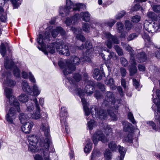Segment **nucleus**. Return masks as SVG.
<instances>
[{
  "mask_svg": "<svg viewBox=\"0 0 160 160\" xmlns=\"http://www.w3.org/2000/svg\"><path fill=\"white\" fill-rule=\"evenodd\" d=\"M114 48L119 56H121L123 55L122 50L119 46L116 45L114 46Z\"/></svg>",
  "mask_w": 160,
  "mask_h": 160,
  "instance_id": "c03bdc74",
  "label": "nucleus"
},
{
  "mask_svg": "<svg viewBox=\"0 0 160 160\" xmlns=\"http://www.w3.org/2000/svg\"><path fill=\"white\" fill-rule=\"evenodd\" d=\"M36 145L35 142L32 144H29L28 146V150L33 152H38L39 149L36 147Z\"/></svg>",
  "mask_w": 160,
  "mask_h": 160,
  "instance_id": "f704fd0d",
  "label": "nucleus"
},
{
  "mask_svg": "<svg viewBox=\"0 0 160 160\" xmlns=\"http://www.w3.org/2000/svg\"><path fill=\"white\" fill-rule=\"evenodd\" d=\"M40 128L44 132L45 138L40 136L39 139L40 144L41 146H43L44 149L48 151L52 143L48 123L47 122L44 123L43 121H42Z\"/></svg>",
  "mask_w": 160,
  "mask_h": 160,
  "instance_id": "20e7f679",
  "label": "nucleus"
},
{
  "mask_svg": "<svg viewBox=\"0 0 160 160\" xmlns=\"http://www.w3.org/2000/svg\"><path fill=\"white\" fill-rule=\"evenodd\" d=\"M19 118L20 122L23 123L27 122L26 121L29 119V117L26 113H20L19 116Z\"/></svg>",
  "mask_w": 160,
  "mask_h": 160,
  "instance_id": "c85d7f7f",
  "label": "nucleus"
},
{
  "mask_svg": "<svg viewBox=\"0 0 160 160\" xmlns=\"http://www.w3.org/2000/svg\"><path fill=\"white\" fill-rule=\"evenodd\" d=\"M72 61L68 59L65 62L60 61L58 62V65L61 68H63L62 71L64 75L67 76L74 71L76 67L74 65H78L81 62V59L78 57L73 56L72 57Z\"/></svg>",
  "mask_w": 160,
  "mask_h": 160,
  "instance_id": "7ed1b4c3",
  "label": "nucleus"
},
{
  "mask_svg": "<svg viewBox=\"0 0 160 160\" xmlns=\"http://www.w3.org/2000/svg\"><path fill=\"white\" fill-rule=\"evenodd\" d=\"M101 154L100 152L97 150H94L92 154L91 159H92L96 156L98 157Z\"/></svg>",
  "mask_w": 160,
  "mask_h": 160,
  "instance_id": "13d9d810",
  "label": "nucleus"
},
{
  "mask_svg": "<svg viewBox=\"0 0 160 160\" xmlns=\"http://www.w3.org/2000/svg\"><path fill=\"white\" fill-rule=\"evenodd\" d=\"M109 148L112 151H115L116 150L117 148V145L115 142L114 141H112L110 142L108 144Z\"/></svg>",
  "mask_w": 160,
  "mask_h": 160,
  "instance_id": "58836bf2",
  "label": "nucleus"
},
{
  "mask_svg": "<svg viewBox=\"0 0 160 160\" xmlns=\"http://www.w3.org/2000/svg\"><path fill=\"white\" fill-rule=\"evenodd\" d=\"M95 125V122L93 120H91L88 122V127L91 131L93 129V128Z\"/></svg>",
  "mask_w": 160,
  "mask_h": 160,
  "instance_id": "a18cd8bd",
  "label": "nucleus"
},
{
  "mask_svg": "<svg viewBox=\"0 0 160 160\" xmlns=\"http://www.w3.org/2000/svg\"><path fill=\"white\" fill-rule=\"evenodd\" d=\"M18 0H11L14 8H17L21 3L18 2Z\"/></svg>",
  "mask_w": 160,
  "mask_h": 160,
  "instance_id": "864d4df0",
  "label": "nucleus"
},
{
  "mask_svg": "<svg viewBox=\"0 0 160 160\" xmlns=\"http://www.w3.org/2000/svg\"><path fill=\"white\" fill-rule=\"evenodd\" d=\"M103 36L107 39V41L106 42V45L107 47L109 48H111L112 47V44L111 42L112 41L114 43L118 44L119 41L118 39L114 36H112L108 32H104Z\"/></svg>",
  "mask_w": 160,
  "mask_h": 160,
  "instance_id": "2eb2a0df",
  "label": "nucleus"
},
{
  "mask_svg": "<svg viewBox=\"0 0 160 160\" xmlns=\"http://www.w3.org/2000/svg\"><path fill=\"white\" fill-rule=\"evenodd\" d=\"M142 37L146 42V43H148V44H151L150 38L147 32L144 31L142 34Z\"/></svg>",
  "mask_w": 160,
  "mask_h": 160,
  "instance_id": "e433bc0d",
  "label": "nucleus"
},
{
  "mask_svg": "<svg viewBox=\"0 0 160 160\" xmlns=\"http://www.w3.org/2000/svg\"><path fill=\"white\" fill-rule=\"evenodd\" d=\"M51 33L52 37L55 38L57 36L59 33L62 35H64L65 34V31L61 27H59L53 29Z\"/></svg>",
  "mask_w": 160,
  "mask_h": 160,
  "instance_id": "393cba45",
  "label": "nucleus"
},
{
  "mask_svg": "<svg viewBox=\"0 0 160 160\" xmlns=\"http://www.w3.org/2000/svg\"><path fill=\"white\" fill-rule=\"evenodd\" d=\"M128 119L133 124L135 123V121L133 117V115L131 112H129L128 113Z\"/></svg>",
  "mask_w": 160,
  "mask_h": 160,
  "instance_id": "052dcab7",
  "label": "nucleus"
},
{
  "mask_svg": "<svg viewBox=\"0 0 160 160\" xmlns=\"http://www.w3.org/2000/svg\"><path fill=\"white\" fill-rule=\"evenodd\" d=\"M80 19V17L78 14H76L71 18H67L65 21V23L67 26H70L73 24Z\"/></svg>",
  "mask_w": 160,
  "mask_h": 160,
  "instance_id": "aec40b11",
  "label": "nucleus"
},
{
  "mask_svg": "<svg viewBox=\"0 0 160 160\" xmlns=\"http://www.w3.org/2000/svg\"><path fill=\"white\" fill-rule=\"evenodd\" d=\"M138 36V35H137L136 33H132L130 34L127 38V40L128 41L132 40L134 39Z\"/></svg>",
  "mask_w": 160,
  "mask_h": 160,
  "instance_id": "5fc2aeb1",
  "label": "nucleus"
},
{
  "mask_svg": "<svg viewBox=\"0 0 160 160\" xmlns=\"http://www.w3.org/2000/svg\"><path fill=\"white\" fill-rule=\"evenodd\" d=\"M118 151L120 154V156L117 158V160H123L126 153V150L123 147L119 146Z\"/></svg>",
  "mask_w": 160,
  "mask_h": 160,
  "instance_id": "cd10ccee",
  "label": "nucleus"
},
{
  "mask_svg": "<svg viewBox=\"0 0 160 160\" xmlns=\"http://www.w3.org/2000/svg\"><path fill=\"white\" fill-rule=\"evenodd\" d=\"M32 100L35 103L36 110L35 112L32 115V117L33 118L37 119L40 118L41 117L40 107L38 104V101L37 98H34Z\"/></svg>",
  "mask_w": 160,
  "mask_h": 160,
  "instance_id": "a211bd4d",
  "label": "nucleus"
},
{
  "mask_svg": "<svg viewBox=\"0 0 160 160\" xmlns=\"http://www.w3.org/2000/svg\"><path fill=\"white\" fill-rule=\"evenodd\" d=\"M48 29L43 34V35L39 34L37 38V42L41 47L42 49L45 54H48V52L51 53L55 52V48L60 54L69 56L70 55L68 46L63 45L59 41L52 43L46 47V43L50 40V35Z\"/></svg>",
  "mask_w": 160,
  "mask_h": 160,
  "instance_id": "f257e3e1",
  "label": "nucleus"
},
{
  "mask_svg": "<svg viewBox=\"0 0 160 160\" xmlns=\"http://www.w3.org/2000/svg\"><path fill=\"white\" fill-rule=\"evenodd\" d=\"M22 124L21 127L22 131L26 133H29L31 131L34 125L33 122L31 121H29Z\"/></svg>",
  "mask_w": 160,
  "mask_h": 160,
  "instance_id": "6ab92c4d",
  "label": "nucleus"
},
{
  "mask_svg": "<svg viewBox=\"0 0 160 160\" xmlns=\"http://www.w3.org/2000/svg\"><path fill=\"white\" fill-rule=\"evenodd\" d=\"M126 13L124 11H121L118 13L115 16V18L116 19H119L122 18L125 14Z\"/></svg>",
  "mask_w": 160,
  "mask_h": 160,
  "instance_id": "603ef678",
  "label": "nucleus"
},
{
  "mask_svg": "<svg viewBox=\"0 0 160 160\" xmlns=\"http://www.w3.org/2000/svg\"><path fill=\"white\" fill-rule=\"evenodd\" d=\"M15 105L11 106L8 112L7 111L6 119L8 122L10 124H14V121L16 117L17 112L19 111V103L16 102Z\"/></svg>",
  "mask_w": 160,
  "mask_h": 160,
  "instance_id": "6e6552de",
  "label": "nucleus"
},
{
  "mask_svg": "<svg viewBox=\"0 0 160 160\" xmlns=\"http://www.w3.org/2000/svg\"><path fill=\"white\" fill-rule=\"evenodd\" d=\"M114 95L111 92H108L105 97V100H104L102 107H107L111 108L113 110H117L119 106L120 101L119 100L115 101Z\"/></svg>",
  "mask_w": 160,
  "mask_h": 160,
  "instance_id": "423d86ee",
  "label": "nucleus"
},
{
  "mask_svg": "<svg viewBox=\"0 0 160 160\" xmlns=\"http://www.w3.org/2000/svg\"><path fill=\"white\" fill-rule=\"evenodd\" d=\"M141 17L139 15H135L132 18V21L134 23H136L138 22L140 20Z\"/></svg>",
  "mask_w": 160,
  "mask_h": 160,
  "instance_id": "3c124183",
  "label": "nucleus"
},
{
  "mask_svg": "<svg viewBox=\"0 0 160 160\" xmlns=\"http://www.w3.org/2000/svg\"><path fill=\"white\" fill-rule=\"evenodd\" d=\"M93 77L97 80H100L102 78V75L100 73L99 70L98 69H94L93 72Z\"/></svg>",
  "mask_w": 160,
  "mask_h": 160,
  "instance_id": "2f4dec72",
  "label": "nucleus"
},
{
  "mask_svg": "<svg viewBox=\"0 0 160 160\" xmlns=\"http://www.w3.org/2000/svg\"><path fill=\"white\" fill-rule=\"evenodd\" d=\"M92 149V143L90 142L88 143L85 146L84 151L85 153L89 152Z\"/></svg>",
  "mask_w": 160,
  "mask_h": 160,
  "instance_id": "de8ad7c7",
  "label": "nucleus"
},
{
  "mask_svg": "<svg viewBox=\"0 0 160 160\" xmlns=\"http://www.w3.org/2000/svg\"><path fill=\"white\" fill-rule=\"evenodd\" d=\"M94 50L95 53H98L99 55L101 56L102 58L104 60H108L110 59L111 58H112V59L115 60H117L118 58V57L117 56L115 52H111L108 50H107V52H109V54L108 55V57L107 59L105 58L104 54L102 52V48L99 47H96L94 48Z\"/></svg>",
  "mask_w": 160,
  "mask_h": 160,
  "instance_id": "9b49d317",
  "label": "nucleus"
},
{
  "mask_svg": "<svg viewBox=\"0 0 160 160\" xmlns=\"http://www.w3.org/2000/svg\"><path fill=\"white\" fill-rule=\"evenodd\" d=\"M4 66L6 69H10L12 70L14 75L19 77L20 76V72L18 68L16 66L14 63L9 61L8 57H6L4 60Z\"/></svg>",
  "mask_w": 160,
  "mask_h": 160,
  "instance_id": "1a4fd4ad",
  "label": "nucleus"
},
{
  "mask_svg": "<svg viewBox=\"0 0 160 160\" xmlns=\"http://www.w3.org/2000/svg\"><path fill=\"white\" fill-rule=\"evenodd\" d=\"M82 29L84 32H89V31L90 28L88 24L86 23H84L83 24Z\"/></svg>",
  "mask_w": 160,
  "mask_h": 160,
  "instance_id": "6e6d98bb",
  "label": "nucleus"
},
{
  "mask_svg": "<svg viewBox=\"0 0 160 160\" xmlns=\"http://www.w3.org/2000/svg\"><path fill=\"white\" fill-rule=\"evenodd\" d=\"M5 94L9 101L11 106H14L16 102L19 103L17 99L12 95V90L10 88H5L4 89Z\"/></svg>",
  "mask_w": 160,
  "mask_h": 160,
  "instance_id": "4468645a",
  "label": "nucleus"
},
{
  "mask_svg": "<svg viewBox=\"0 0 160 160\" xmlns=\"http://www.w3.org/2000/svg\"><path fill=\"white\" fill-rule=\"evenodd\" d=\"M122 44L123 48L128 52L131 55V58L130 61V65L129 66V69L130 75H133L137 72V69L136 66V63L133 58L134 51L129 45L122 43Z\"/></svg>",
  "mask_w": 160,
  "mask_h": 160,
  "instance_id": "0eeeda50",
  "label": "nucleus"
},
{
  "mask_svg": "<svg viewBox=\"0 0 160 160\" xmlns=\"http://www.w3.org/2000/svg\"><path fill=\"white\" fill-rule=\"evenodd\" d=\"M92 140L95 145L98 143L99 141H100L103 143L108 141V139L106 137L102 131L101 130H98L95 132L93 136Z\"/></svg>",
  "mask_w": 160,
  "mask_h": 160,
  "instance_id": "9d476101",
  "label": "nucleus"
},
{
  "mask_svg": "<svg viewBox=\"0 0 160 160\" xmlns=\"http://www.w3.org/2000/svg\"><path fill=\"white\" fill-rule=\"evenodd\" d=\"M76 85L75 86L74 83L72 85L71 90L74 92L75 93L78 94L81 98L82 102L83 104V107L85 112V114L87 116L86 118L87 120L88 119L87 117L90 114V112L92 113V116L93 118H99L101 119H105L107 118L108 114L107 113L105 112L103 109L98 108L97 106H94V108L92 107L91 108L90 111L88 108L87 103L84 98L82 97L85 94V92L83 90L81 89H79L78 88H76Z\"/></svg>",
  "mask_w": 160,
  "mask_h": 160,
  "instance_id": "f03ea898",
  "label": "nucleus"
},
{
  "mask_svg": "<svg viewBox=\"0 0 160 160\" xmlns=\"http://www.w3.org/2000/svg\"><path fill=\"white\" fill-rule=\"evenodd\" d=\"M136 58L138 62L140 63L143 62L146 60L147 57L145 53L142 52L138 53L137 55Z\"/></svg>",
  "mask_w": 160,
  "mask_h": 160,
  "instance_id": "bb28decb",
  "label": "nucleus"
},
{
  "mask_svg": "<svg viewBox=\"0 0 160 160\" xmlns=\"http://www.w3.org/2000/svg\"><path fill=\"white\" fill-rule=\"evenodd\" d=\"M27 106V110L28 111L31 112L33 110L34 108V106L32 103H31L30 102H28Z\"/></svg>",
  "mask_w": 160,
  "mask_h": 160,
  "instance_id": "8fccbe9b",
  "label": "nucleus"
},
{
  "mask_svg": "<svg viewBox=\"0 0 160 160\" xmlns=\"http://www.w3.org/2000/svg\"><path fill=\"white\" fill-rule=\"evenodd\" d=\"M105 158L107 160H109L111 158V153L110 150L108 149L105 151L104 153Z\"/></svg>",
  "mask_w": 160,
  "mask_h": 160,
  "instance_id": "a19ab883",
  "label": "nucleus"
},
{
  "mask_svg": "<svg viewBox=\"0 0 160 160\" xmlns=\"http://www.w3.org/2000/svg\"><path fill=\"white\" fill-rule=\"evenodd\" d=\"M123 130L125 132H130L132 131V124L128 122H123Z\"/></svg>",
  "mask_w": 160,
  "mask_h": 160,
  "instance_id": "c756f323",
  "label": "nucleus"
},
{
  "mask_svg": "<svg viewBox=\"0 0 160 160\" xmlns=\"http://www.w3.org/2000/svg\"><path fill=\"white\" fill-rule=\"evenodd\" d=\"M29 79L30 81L32 83H35L36 82V80L33 76L32 75L31 72L29 73Z\"/></svg>",
  "mask_w": 160,
  "mask_h": 160,
  "instance_id": "0e129e2a",
  "label": "nucleus"
},
{
  "mask_svg": "<svg viewBox=\"0 0 160 160\" xmlns=\"http://www.w3.org/2000/svg\"><path fill=\"white\" fill-rule=\"evenodd\" d=\"M78 40L82 41V42H84L85 38L81 34H78L76 36Z\"/></svg>",
  "mask_w": 160,
  "mask_h": 160,
  "instance_id": "e2e57ef3",
  "label": "nucleus"
},
{
  "mask_svg": "<svg viewBox=\"0 0 160 160\" xmlns=\"http://www.w3.org/2000/svg\"><path fill=\"white\" fill-rule=\"evenodd\" d=\"M0 52L3 57H4L6 54V48L3 43H1L0 46Z\"/></svg>",
  "mask_w": 160,
  "mask_h": 160,
  "instance_id": "4c0bfd02",
  "label": "nucleus"
},
{
  "mask_svg": "<svg viewBox=\"0 0 160 160\" xmlns=\"http://www.w3.org/2000/svg\"><path fill=\"white\" fill-rule=\"evenodd\" d=\"M120 60L122 66L124 67H127L128 65V62L125 58L123 57H121Z\"/></svg>",
  "mask_w": 160,
  "mask_h": 160,
  "instance_id": "09e8293b",
  "label": "nucleus"
},
{
  "mask_svg": "<svg viewBox=\"0 0 160 160\" xmlns=\"http://www.w3.org/2000/svg\"><path fill=\"white\" fill-rule=\"evenodd\" d=\"M152 95L153 102L157 107L158 111L160 112V101H158L156 98H154L153 96Z\"/></svg>",
  "mask_w": 160,
  "mask_h": 160,
  "instance_id": "49530a36",
  "label": "nucleus"
},
{
  "mask_svg": "<svg viewBox=\"0 0 160 160\" xmlns=\"http://www.w3.org/2000/svg\"><path fill=\"white\" fill-rule=\"evenodd\" d=\"M11 73L9 72L2 74V79H4L3 82L4 87H13L15 86L16 82L14 80L11 79Z\"/></svg>",
  "mask_w": 160,
  "mask_h": 160,
  "instance_id": "f8f14e48",
  "label": "nucleus"
},
{
  "mask_svg": "<svg viewBox=\"0 0 160 160\" xmlns=\"http://www.w3.org/2000/svg\"><path fill=\"white\" fill-rule=\"evenodd\" d=\"M106 84L110 86L111 88L112 89H115L116 86L114 85V80L112 78H110L109 80H107L106 81Z\"/></svg>",
  "mask_w": 160,
  "mask_h": 160,
  "instance_id": "72a5a7b5",
  "label": "nucleus"
},
{
  "mask_svg": "<svg viewBox=\"0 0 160 160\" xmlns=\"http://www.w3.org/2000/svg\"><path fill=\"white\" fill-rule=\"evenodd\" d=\"M120 70L122 76L123 77H125L127 73L126 69L123 68H120Z\"/></svg>",
  "mask_w": 160,
  "mask_h": 160,
  "instance_id": "69168bd1",
  "label": "nucleus"
},
{
  "mask_svg": "<svg viewBox=\"0 0 160 160\" xmlns=\"http://www.w3.org/2000/svg\"><path fill=\"white\" fill-rule=\"evenodd\" d=\"M116 29L119 32H121L124 29V25L121 22H118L116 23Z\"/></svg>",
  "mask_w": 160,
  "mask_h": 160,
  "instance_id": "ea45409f",
  "label": "nucleus"
},
{
  "mask_svg": "<svg viewBox=\"0 0 160 160\" xmlns=\"http://www.w3.org/2000/svg\"><path fill=\"white\" fill-rule=\"evenodd\" d=\"M78 49L80 50H82L85 48L88 49L87 51L86 52V54L88 55V56H84L83 57V58L84 61L90 62L91 61V59L90 57L91 55H89V53H88L89 51L92 48V46L91 45V43L88 41H86L85 43V47H84L83 45L82 44L80 47H77Z\"/></svg>",
  "mask_w": 160,
  "mask_h": 160,
  "instance_id": "f3484780",
  "label": "nucleus"
},
{
  "mask_svg": "<svg viewBox=\"0 0 160 160\" xmlns=\"http://www.w3.org/2000/svg\"><path fill=\"white\" fill-rule=\"evenodd\" d=\"M67 112L66 109L64 107H62L60 112V120L61 123L64 125L66 131L67 133H68L69 130L68 126L66 122V119L67 117Z\"/></svg>",
  "mask_w": 160,
  "mask_h": 160,
  "instance_id": "dca6fc26",
  "label": "nucleus"
},
{
  "mask_svg": "<svg viewBox=\"0 0 160 160\" xmlns=\"http://www.w3.org/2000/svg\"><path fill=\"white\" fill-rule=\"evenodd\" d=\"M7 17L6 14L3 12L0 16V19L1 22H5L7 20Z\"/></svg>",
  "mask_w": 160,
  "mask_h": 160,
  "instance_id": "4d7b16f0",
  "label": "nucleus"
},
{
  "mask_svg": "<svg viewBox=\"0 0 160 160\" xmlns=\"http://www.w3.org/2000/svg\"><path fill=\"white\" fill-rule=\"evenodd\" d=\"M18 99L21 102H25L28 101V98L26 94L23 93L18 97Z\"/></svg>",
  "mask_w": 160,
  "mask_h": 160,
  "instance_id": "473e14b6",
  "label": "nucleus"
},
{
  "mask_svg": "<svg viewBox=\"0 0 160 160\" xmlns=\"http://www.w3.org/2000/svg\"><path fill=\"white\" fill-rule=\"evenodd\" d=\"M35 160H43V158L41 155L38 154H36L34 157Z\"/></svg>",
  "mask_w": 160,
  "mask_h": 160,
  "instance_id": "774afa93",
  "label": "nucleus"
},
{
  "mask_svg": "<svg viewBox=\"0 0 160 160\" xmlns=\"http://www.w3.org/2000/svg\"><path fill=\"white\" fill-rule=\"evenodd\" d=\"M73 77L76 81H73L71 79H68L69 82L71 84V89L72 85V84L73 83H74L75 86V84L76 85L77 87L76 88H78L79 89H81V88H79V87L77 85L78 82L82 78L81 75L78 73H76L74 74Z\"/></svg>",
  "mask_w": 160,
  "mask_h": 160,
  "instance_id": "4be33fe9",
  "label": "nucleus"
},
{
  "mask_svg": "<svg viewBox=\"0 0 160 160\" xmlns=\"http://www.w3.org/2000/svg\"><path fill=\"white\" fill-rule=\"evenodd\" d=\"M125 25L126 29L127 31L130 30L133 27V25L130 22L127 20L125 22Z\"/></svg>",
  "mask_w": 160,
  "mask_h": 160,
  "instance_id": "37998d69",
  "label": "nucleus"
},
{
  "mask_svg": "<svg viewBox=\"0 0 160 160\" xmlns=\"http://www.w3.org/2000/svg\"><path fill=\"white\" fill-rule=\"evenodd\" d=\"M32 93L30 95L32 97V98H30V100L33 101L32 100L38 95L41 92V90L39 89L38 86L36 84H34L32 86Z\"/></svg>",
  "mask_w": 160,
  "mask_h": 160,
  "instance_id": "412c9836",
  "label": "nucleus"
},
{
  "mask_svg": "<svg viewBox=\"0 0 160 160\" xmlns=\"http://www.w3.org/2000/svg\"><path fill=\"white\" fill-rule=\"evenodd\" d=\"M84 5L81 3H75L72 2L71 0H66V7L65 8H60V14L61 16L64 17V14L67 15L70 12L79 10L82 8Z\"/></svg>",
  "mask_w": 160,
  "mask_h": 160,
  "instance_id": "39448f33",
  "label": "nucleus"
},
{
  "mask_svg": "<svg viewBox=\"0 0 160 160\" xmlns=\"http://www.w3.org/2000/svg\"><path fill=\"white\" fill-rule=\"evenodd\" d=\"M22 89L25 92H27L29 95H31L32 90L28 83L26 81L23 80L21 83Z\"/></svg>",
  "mask_w": 160,
  "mask_h": 160,
  "instance_id": "5701e85b",
  "label": "nucleus"
},
{
  "mask_svg": "<svg viewBox=\"0 0 160 160\" xmlns=\"http://www.w3.org/2000/svg\"><path fill=\"white\" fill-rule=\"evenodd\" d=\"M91 86L90 85H86L85 88L86 92L88 95H91L95 90L94 87V83L93 82H90Z\"/></svg>",
  "mask_w": 160,
  "mask_h": 160,
  "instance_id": "b1692460",
  "label": "nucleus"
},
{
  "mask_svg": "<svg viewBox=\"0 0 160 160\" xmlns=\"http://www.w3.org/2000/svg\"><path fill=\"white\" fill-rule=\"evenodd\" d=\"M160 23L157 22H154L153 25H152L146 21L144 24V28L147 32L152 33L153 32H156L159 30H160Z\"/></svg>",
  "mask_w": 160,
  "mask_h": 160,
  "instance_id": "ddd939ff",
  "label": "nucleus"
},
{
  "mask_svg": "<svg viewBox=\"0 0 160 160\" xmlns=\"http://www.w3.org/2000/svg\"><path fill=\"white\" fill-rule=\"evenodd\" d=\"M40 137L38 139L37 137L35 135H30L28 137V139L29 143L30 144H34L35 142V144H37L38 143L39 145L41 147H43V146H41L40 144L39 139Z\"/></svg>",
  "mask_w": 160,
  "mask_h": 160,
  "instance_id": "a878e982",
  "label": "nucleus"
},
{
  "mask_svg": "<svg viewBox=\"0 0 160 160\" xmlns=\"http://www.w3.org/2000/svg\"><path fill=\"white\" fill-rule=\"evenodd\" d=\"M123 140L126 142L130 143H132L133 140L132 134L131 133L128 134L127 136L124 137Z\"/></svg>",
  "mask_w": 160,
  "mask_h": 160,
  "instance_id": "c9c22d12",
  "label": "nucleus"
},
{
  "mask_svg": "<svg viewBox=\"0 0 160 160\" xmlns=\"http://www.w3.org/2000/svg\"><path fill=\"white\" fill-rule=\"evenodd\" d=\"M152 8L155 12L158 13H160V5H154Z\"/></svg>",
  "mask_w": 160,
  "mask_h": 160,
  "instance_id": "680f3d73",
  "label": "nucleus"
},
{
  "mask_svg": "<svg viewBox=\"0 0 160 160\" xmlns=\"http://www.w3.org/2000/svg\"><path fill=\"white\" fill-rule=\"evenodd\" d=\"M80 18H82V20L85 22H88L90 19V14L88 12H82L79 15Z\"/></svg>",
  "mask_w": 160,
  "mask_h": 160,
  "instance_id": "7c9ffc66",
  "label": "nucleus"
},
{
  "mask_svg": "<svg viewBox=\"0 0 160 160\" xmlns=\"http://www.w3.org/2000/svg\"><path fill=\"white\" fill-rule=\"evenodd\" d=\"M105 132L107 135H109L112 133V129L108 126H107L105 130Z\"/></svg>",
  "mask_w": 160,
  "mask_h": 160,
  "instance_id": "338daca9",
  "label": "nucleus"
},
{
  "mask_svg": "<svg viewBox=\"0 0 160 160\" xmlns=\"http://www.w3.org/2000/svg\"><path fill=\"white\" fill-rule=\"evenodd\" d=\"M147 16L148 17L152 19V20L154 21L156 19V14L152 12H149L147 13Z\"/></svg>",
  "mask_w": 160,
  "mask_h": 160,
  "instance_id": "79ce46f5",
  "label": "nucleus"
},
{
  "mask_svg": "<svg viewBox=\"0 0 160 160\" xmlns=\"http://www.w3.org/2000/svg\"><path fill=\"white\" fill-rule=\"evenodd\" d=\"M110 110L108 109L107 110L108 114L110 115L112 119L113 120H117V118L116 115L113 112H110Z\"/></svg>",
  "mask_w": 160,
  "mask_h": 160,
  "instance_id": "bf43d9fd",
  "label": "nucleus"
}]
</instances>
